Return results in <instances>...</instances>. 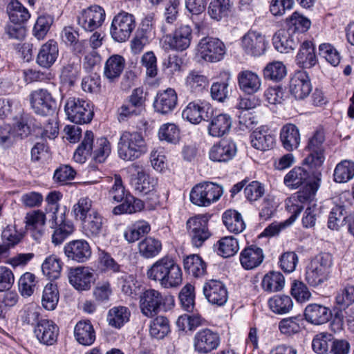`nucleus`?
<instances>
[{"mask_svg": "<svg viewBox=\"0 0 354 354\" xmlns=\"http://www.w3.org/2000/svg\"><path fill=\"white\" fill-rule=\"evenodd\" d=\"M297 64L302 68H310L317 64V57L313 41L304 40L296 56Z\"/></svg>", "mask_w": 354, "mask_h": 354, "instance_id": "36", "label": "nucleus"}, {"mask_svg": "<svg viewBox=\"0 0 354 354\" xmlns=\"http://www.w3.org/2000/svg\"><path fill=\"white\" fill-rule=\"evenodd\" d=\"M35 127H39L35 124V119L28 114H23L13 128L7 124L0 127V145L8 147L14 142L16 138L27 137Z\"/></svg>", "mask_w": 354, "mask_h": 354, "instance_id": "4", "label": "nucleus"}, {"mask_svg": "<svg viewBox=\"0 0 354 354\" xmlns=\"http://www.w3.org/2000/svg\"><path fill=\"white\" fill-rule=\"evenodd\" d=\"M51 216V227H55L56 225H58L53 235H52V242L55 245L61 244L70 234H71L74 231V225L72 222L69 221H63L61 220L60 223L58 224L57 221V217L55 215V212H53L50 214Z\"/></svg>", "mask_w": 354, "mask_h": 354, "instance_id": "37", "label": "nucleus"}, {"mask_svg": "<svg viewBox=\"0 0 354 354\" xmlns=\"http://www.w3.org/2000/svg\"><path fill=\"white\" fill-rule=\"evenodd\" d=\"M185 270L195 277H201L206 273V263L196 254L187 257L184 261Z\"/></svg>", "mask_w": 354, "mask_h": 354, "instance_id": "52", "label": "nucleus"}, {"mask_svg": "<svg viewBox=\"0 0 354 354\" xmlns=\"http://www.w3.org/2000/svg\"><path fill=\"white\" fill-rule=\"evenodd\" d=\"M203 294L212 305L223 306L227 301L228 292L224 283L221 281L211 279L205 283Z\"/></svg>", "mask_w": 354, "mask_h": 354, "instance_id": "20", "label": "nucleus"}, {"mask_svg": "<svg viewBox=\"0 0 354 354\" xmlns=\"http://www.w3.org/2000/svg\"><path fill=\"white\" fill-rule=\"evenodd\" d=\"M346 225L348 232L354 236V211L347 214L344 206H333V230Z\"/></svg>", "mask_w": 354, "mask_h": 354, "instance_id": "38", "label": "nucleus"}, {"mask_svg": "<svg viewBox=\"0 0 354 354\" xmlns=\"http://www.w3.org/2000/svg\"><path fill=\"white\" fill-rule=\"evenodd\" d=\"M235 143L230 140H221L214 145L209 152V158L215 162H227L236 154Z\"/></svg>", "mask_w": 354, "mask_h": 354, "instance_id": "27", "label": "nucleus"}, {"mask_svg": "<svg viewBox=\"0 0 354 354\" xmlns=\"http://www.w3.org/2000/svg\"><path fill=\"white\" fill-rule=\"evenodd\" d=\"M267 46L266 36L257 30H248L241 39V48L248 55L261 56L266 52Z\"/></svg>", "mask_w": 354, "mask_h": 354, "instance_id": "15", "label": "nucleus"}, {"mask_svg": "<svg viewBox=\"0 0 354 354\" xmlns=\"http://www.w3.org/2000/svg\"><path fill=\"white\" fill-rule=\"evenodd\" d=\"M289 89L296 99L302 100L307 97L312 90L308 73L303 70L296 71L290 80Z\"/></svg>", "mask_w": 354, "mask_h": 354, "instance_id": "23", "label": "nucleus"}, {"mask_svg": "<svg viewBox=\"0 0 354 354\" xmlns=\"http://www.w3.org/2000/svg\"><path fill=\"white\" fill-rule=\"evenodd\" d=\"M45 214L40 211H32L26 214V228L32 232L35 239H39L44 232Z\"/></svg>", "mask_w": 354, "mask_h": 354, "instance_id": "41", "label": "nucleus"}, {"mask_svg": "<svg viewBox=\"0 0 354 354\" xmlns=\"http://www.w3.org/2000/svg\"><path fill=\"white\" fill-rule=\"evenodd\" d=\"M209 84L207 77L197 71H191L185 78L187 88L195 95L201 94L206 90Z\"/></svg>", "mask_w": 354, "mask_h": 354, "instance_id": "42", "label": "nucleus"}, {"mask_svg": "<svg viewBox=\"0 0 354 354\" xmlns=\"http://www.w3.org/2000/svg\"><path fill=\"white\" fill-rule=\"evenodd\" d=\"M223 193V187L212 182H203L196 185L191 190V202L199 207H208L218 201Z\"/></svg>", "mask_w": 354, "mask_h": 354, "instance_id": "7", "label": "nucleus"}, {"mask_svg": "<svg viewBox=\"0 0 354 354\" xmlns=\"http://www.w3.org/2000/svg\"><path fill=\"white\" fill-rule=\"evenodd\" d=\"M225 53V45L217 38L205 37L199 41L197 45L198 57L207 62H220L224 58Z\"/></svg>", "mask_w": 354, "mask_h": 354, "instance_id": "8", "label": "nucleus"}, {"mask_svg": "<svg viewBox=\"0 0 354 354\" xmlns=\"http://www.w3.org/2000/svg\"><path fill=\"white\" fill-rule=\"evenodd\" d=\"M177 103L176 92L174 89L169 88L157 93L153 102V107L156 112L162 115H167L175 109Z\"/></svg>", "mask_w": 354, "mask_h": 354, "instance_id": "25", "label": "nucleus"}, {"mask_svg": "<svg viewBox=\"0 0 354 354\" xmlns=\"http://www.w3.org/2000/svg\"><path fill=\"white\" fill-rule=\"evenodd\" d=\"M264 259L263 250L257 245L245 248L240 254V262L246 270L258 267Z\"/></svg>", "mask_w": 354, "mask_h": 354, "instance_id": "35", "label": "nucleus"}, {"mask_svg": "<svg viewBox=\"0 0 354 354\" xmlns=\"http://www.w3.org/2000/svg\"><path fill=\"white\" fill-rule=\"evenodd\" d=\"M232 118L226 113H220L212 117L207 126L208 133L215 138L227 134L232 127Z\"/></svg>", "mask_w": 354, "mask_h": 354, "instance_id": "33", "label": "nucleus"}, {"mask_svg": "<svg viewBox=\"0 0 354 354\" xmlns=\"http://www.w3.org/2000/svg\"><path fill=\"white\" fill-rule=\"evenodd\" d=\"M304 316L308 322L314 325H321L330 320L332 310L322 305L311 304L306 307Z\"/></svg>", "mask_w": 354, "mask_h": 354, "instance_id": "31", "label": "nucleus"}, {"mask_svg": "<svg viewBox=\"0 0 354 354\" xmlns=\"http://www.w3.org/2000/svg\"><path fill=\"white\" fill-rule=\"evenodd\" d=\"M318 187L319 184L316 182L307 183L301 189L286 201V209L291 215H295L297 219L304 208V204L310 205L314 203Z\"/></svg>", "mask_w": 354, "mask_h": 354, "instance_id": "9", "label": "nucleus"}, {"mask_svg": "<svg viewBox=\"0 0 354 354\" xmlns=\"http://www.w3.org/2000/svg\"><path fill=\"white\" fill-rule=\"evenodd\" d=\"M29 100L32 109L37 115H52L56 111V101L46 89L32 91L29 95Z\"/></svg>", "mask_w": 354, "mask_h": 354, "instance_id": "12", "label": "nucleus"}, {"mask_svg": "<svg viewBox=\"0 0 354 354\" xmlns=\"http://www.w3.org/2000/svg\"><path fill=\"white\" fill-rule=\"evenodd\" d=\"M72 212L76 220L82 222L92 213L97 212L93 207V201L88 197H82L73 205Z\"/></svg>", "mask_w": 354, "mask_h": 354, "instance_id": "55", "label": "nucleus"}, {"mask_svg": "<svg viewBox=\"0 0 354 354\" xmlns=\"http://www.w3.org/2000/svg\"><path fill=\"white\" fill-rule=\"evenodd\" d=\"M309 173L301 167L292 169L283 179L284 184L290 189H297L309 178Z\"/></svg>", "mask_w": 354, "mask_h": 354, "instance_id": "50", "label": "nucleus"}, {"mask_svg": "<svg viewBox=\"0 0 354 354\" xmlns=\"http://www.w3.org/2000/svg\"><path fill=\"white\" fill-rule=\"evenodd\" d=\"M124 66V57L119 55H113L105 62L104 75L110 82H114L120 77Z\"/></svg>", "mask_w": 354, "mask_h": 354, "instance_id": "39", "label": "nucleus"}, {"mask_svg": "<svg viewBox=\"0 0 354 354\" xmlns=\"http://www.w3.org/2000/svg\"><path fill=\"white\" fill-rule=\"evenodd\" d=\"M285 284L283 275L276 271H270L266 274L261 281V287L268 292H274L281 290Z\"/></svg>", "mask_w": 354, "mask_h": 354, "instance_id": "46", "label": "nucleus"}, {"mask_svg": "<svg viewBox=\"0 0 354 354\" xmlns=\"http://www.w3.org/2000/svg\"><path fill=\"white\" fill-rule=\"evenodd\" d=\"M143 208V202L129 194L122 204L113 208V212L115 214H133L140 212Z\"/></svg>", "mask_w": 354, "mask_h": 354, "instance_id": "57", "label": "nucleus"}, {"mask_svg": "<svg viewBox=\"0 0 354 354\" xmlns=\"http://www.w3.org/2000/svg\"><path fill=\"white\" fill-rule=\"evenodd\" d=\"M339 307L333 308V333L342 329L344 310L354 302V286H347L335 297Z\"/></svg>", "mask_w": 354, "mask_h": 354, "instance_id": "14", "label": "nucleus"}, {"mask_svg": "<svg viewBox=\"0 0 354 354\" xmlns=\"http://www.w3.org/2000/svg\"><path fill=\"white\" fill-rule=\"evenodd\" d=\"M140 254L145 259L156 257L162 250V243L160 240L148 236L138 243Z\"/></svg>", "mask_w": 354, "mask_h": 354, "instance_id": "49", "label": "nucleus"}, {"mask_svg": "<svg viewBox=\"0 0 354 354\" xmlns=\"http://www.w3.org/2000/svg\"><path fill=\"white\" fill-rule=\"evenodd\" d=\"M141 313L147 317L156 315L160 310H167L174 306V299L171 295H162L155 289H147L142 292L139 298Z\"/></svg>", "mask_w": 354, "mask_h": 354, "instance_id": "3", "label": "nucleus"}, {"mask_svg": "<svg viewBox=\"0 0 354 354\" xmlns=\"http://www.w3.org/2000/svg\"><path fill=\"white\" fill-rule=\"evenodd\" d=\"M287 71L285 65L281 62H272L267 64L263 70L266 79L279 81L286 75Z\"/></svg>", "mask_w": 354, "mask_h": 354, "instance_id": "64", "label": "nucleus"}, {"mask_svg": "<svg viewBox=\"0 0 354 354\" xmlns=\"http://www.w3.org/2000/svg\"><path fill=\"white\" fill-rule=\"evenodd\" d=\"M252 146L257 150L265 151L273 148L275 144L274 136L266 126L256 129L250 136Z\"/></svg>", "mask_w": 354, "mask_h": 354, "instance_id": "28", "label": "nucleus"}, {"mask_svg": "<svg viewBox=\"0 0 354 354\" xmlns=\"http://www.w3.org/2000/svg\"><path fill=\"white\" fill-rule=\"evenodd\" d=\"M131 312L126 306H118L111 308L108 313L107 322L115 328H120L129 322Z\"/></svg>", "mask_w": 354, "mask_h": 354, "instance_id": "47", "label": "nucleus"}, {"mask_svg": "<svg viewBox=\"0 0 354 354\" xmlns=\"http://www.w3.org/2000/svg\"><path fill=\"white\" fill-rule=\"evenodd\" d=\"M59 301V292L56 285L48 283L44 289L41 304L42 306L48 310H54Z\"/></svg>", "mask_w": 354, "mask_h": 354, "instance_id": "60", "label": "nucleus"}, {"mask_svg": "<svg viewBox=\"0 0 354 354\" xmlns=\"http://www.w3.org/2000/svg\"><path fill=\"white\" fill-rule=\"evenodd\" d=\"M64 108L68 119L74 123L86 124L93 119V111L90 104L79 97L67 99Z\"/></svg>", "mask_w": 354, "mask_h": 354, "instance_id": "10", "label": "nucleus"}, {"mask_svg": "<svg viewBox=\"0 0 354 354\" xmlns=\"http://www.w3.org/2000/svg\"><path fill=\"white\" fill-rule=\"evenodd\" d=\"M332 255L323 253L310 261L305 273V280L310 286H322L330 278Z\"/></svg>", "mask_w": 354, "mask_h": 354, "instance_id": "5", "label": "nucleus"}, {"mask_svg": "<svg viewBox=\"0 0 354 354\" xmlns=\"http://www.w3.org/2000/svg\"><path fill=\"white\" fill-rule=\"evenodd\" d=\"M136 26L135 17L129 12L122 11L116 15L111 23L110 33L115 41H126Z\"/></svg>", "mask_w": 354, "mask_h": 354, "instance_id": "11", "label": "nucleus"}, {"mask_svg": "<svg viewBox=\"0 0 354 354\" xmlns=\"http://www.w3.org/2000/svg\"><path fill=\"white\" fill-rule=\"evenodd\" d=\"M11 22L24 23L30 17L28 10L17 0H12L7 7Z\"/></svg>", "mask_w": 354, "mask_h": 354, "instance_id": "56", "label": "nucleus"}, {"mask_svg": "<svg viewBox=\"0 0 354 354\" xmlns=\"http://www.w3.org/2000/svg\"><path fill=\"white\" fill-rule=\"evenodd\" d=\"M34 334L41 343L52 345L57 341L59 328L53 321L44 319L35 327Z\"/></svg>", "mask_w": 354, "mask_h": 354, "instance_id": "26", "label": "nucleus"}, {"mask_svg": "<svg viewBox=\"0 0 354 354\" xmlns=\"http://www.w3.org/2000/svg\"><path fill=\"white\" fill-rule=\"evenodd\" d=\"M147 275L149 279L158 282L165 288L178 287L183 281L180 266L167 257L156 261L147 270Z\"/></svg>", "mask_w": 354, "mask_h": 354, "instance_id": "1", "label": "nucleus"}, {"mask_svg": "<svg viewBox=\"0 0 354 354\" xmlns=\"http://www.w3.org/2000/svg\"><path fill=\"white\" fill-rule=\"evenodd\" d=\"M147 152V144L141 133L122 132L118 143L119 157L125 161H133Z\"/></svg>", "mask_w": 354, "mask_h": 354, "instance_id": "2", "label": "nucleus"}, {"mask_svg": "<svg viewBox=\"0 0 354 354\" xmlns=\"http://www.w3.org/2000/svg\"><path fill=\"white\" fill-rule=\"evenodd\" d=\"M326 132L322 127H319L309 138L305 148L309 154L304 158L303 163L311 169H316L322 165L325 156Z\"/></svg>", "mask_w": 354, "mask_h": 354, "instance_id": "6", "label": "nucleus"}, {"mask_svg": "<svg viewBox=\"0 0 354 354\" xmlns=\"http://www.w3.org/2000/svg\"><path fill=\"white\" fill-rule=\"evenodd\" d=\"M270 309L276 314H286L293 307V301L288 295H275L268 300Z\"/></svg>", "mask_w": 354, "mask_h": 354, "instance_id": "54", "label": "nucleus"}, {"mask_svg": "<svg viewBox=\"0 0 354 354\" xmlns=\"http://www.w3.org/2000/svg\"><path fill=\"white\" fill-rule=\"evenodd\" d=\"M288 20V29H291L295 32L299 33L300 38L302 39L303 33L306 32L310 27V21L300 15L297 12H295L289 17Z\"/></svg>", "mask_w": 354, "mask_h": 354, "instance_id": "59", "label": "nucleus"}, {"mask_svg": "<svg viewBox=\"0 0 354 354\" xmlns=\"http://www.w3.org/2000/svg\"><path fill=\"white\" fill-rule=\"evenodd\" d=\"M169 48L176 51H183L187 49L193 39L192 28L188 24L177 26L173 32L167 36Z\"/></svg>", "mask_w": 354, "mask_h": 354, "instance_id": "17", "label": "nucleus"}, {"mask_svg": "<svg viewBox=\"0 0 354 354\" xmlns=\"http://www.w3.org/2000/svg\"><path fill=\"white\" fill-rule=\"evenodd\" d=\"M222 218L225 226L232 233L239 234L243 232L245 227L241 214L236 210L225 211Z\"/></svg>", "mask_w": 354, "mask_h": 354, "instance_id": "45", "label": "nucleus"}, {"mask_svg": "<svg viewBox=\"0 0 354 354\" xmlns=\"http://www.w3.org/2000/svg\"><path fill=\"white\" fill-rule=\"evenodd\" d=\"M93 273L88 267L79 266L71 268L68 273L70 283L77 290H88L93 281Z\"/></svg>", "mask_w": 354, "mask_h": 354, "instance_id": "24", "label": "nucleus"}, {"mask_svg": "<svg viewBox=\"0 0 354 354\" xmlns=\"http://www.w3.org/2000/svg\"><path fill=\"white\" fill-rule=\"evenodd\" d=\"M214 247L217 254L224 258L234 256L239 250L238 241L232 236L221 238Z\"/></svg>", "mask_w": 354, "mask_h": 354, "instance_id": "48", "label": "nucleus"}, {"mask_svg": "<svg viewBox=\"0 0 354 354\" xmlns=\"http://www.w3.org/2000/svg\"><path fill=\"white\" fill-rule=\"evenodd\" d=\"M42 272L50 280L59 277L62 271V263L59 258L52 255L48 257L41 265Z\"/></svg>", "mask_w": 354, "mask_h": 354, "instance_id": "58", "label": "nucleus"}, {"mask_svg": "<svg viewBox=\"0 0 354 354\" xmlns=\"http://www.w3.org/2000/svg\"><path fill=\"white\" fill-rule=\"evenodd\" d=\"M280 140L283 148L288 151L297 149L301 141L298 127L291 123L283 125L280 131Z\"/></svg>", "mask_w": 354, "mask_h": 354, "instance_id": "34", "label": "nucleus"}, {"mask_svg": "<svg viewBox=\"0 0 354 354\" xmlns=\"http://www.w3.org/2000/svg\"><path fill=\"white\" fill-rule=\"evenodd\" d=\"M68 259L77 263H84L91 257L92 251L89 243L84 239L69 241L64 248Z\"/></svg>", "mask_w": 354, "mask_h": 354, "instance_id": "22", "label": "nucleus"}, {"mask_svg": "<svg viewBox=\"0 0 354 354\" xmlns=\"http://www.w3.org/2000/svg\"><path fill=\"white\" fill-rule=\"evenodd\" d=\"M237 80L240 90L248 95L254 94L261 90V79L252 71H241L237 75Z\"/></svg>", "mask_w": 354, "mask_h": 354, "instance_id": "29", "label": "nucleus"}, {"mask_svg": "<svg viewBox=\"0 0 354 354\" xmlns=\"http://www.w3.org/2000/svg\"><path fill=\"white\" fill-rule=\"evenodd\" d=\"M59 48L57 43L50 39L43 44L37 56V64L44 68H50L58 57Z\"/></svg>", "mask_w": 354, "mask_h": 354, "instance_id": "30", "label": "nucleus"}, {"mask_svg": "<svg viewBox=\"0 0 354 354\" xmlns=\"http://www.w3.org/2000/svg\"><path fill=\"white\" fill-rule=\"evenodd\" d=\"M158 135L161 141L176 144L180 139V129L174 123H166L160 126Z\"/></svg>", "mask_w": 354, "mask_h": 354, "instance_id": "62", "label": "nucleus"}, {"mask_svg": "<svg viewBox=\"0 0 354 354\" xmlns=\"http://www.w3.org/2000/svg\"><path fill=\"white\" fill-rule=\"evenodd\" d=\"M187 228L191 237L192 243L196 248L202 246L203 243L211 235L207 227V221L200 216L190 218L187 221Z\"/></svg>", "mask_w": 354, "mask_h": 354, "instance_id": "21", "label": "nucleus"}, {"mask_svg": "<svg viewBox=\"0 0 354 354\" xmlns=\"http://www.w3.org/2000/svg\"><path fill=\"white\" fill-rule=\"evenodd\" d=\"M230 8V0H211L207 12L212 19L220 21L227 15Z\"/></svg>", "mask_w": 354, "mask_h": 354, "instance_id": "61", "label": "nucleus"}, {"mask_svg": "<svg viewBox=\"0 0 354 354\" xmlns=\"http://www.w3.org/2000/svg\"><path fill=\"white\" fill-rule=\"evenodd\" d=\"M301 40L299 33L295 32L288 28L279 30L272 37L274 48L281 53H288L294 50Z\"/></svg>", "mask_w": 354, "mask_h": 354, "instance_id": "18", "label": "nucleus"}, {"mask_svg": "<svg viewBox=\"0 0 354 354\" xmlns=\"http://www.w3.org/2000/svg\"><path fill=\"white\" fill-rule=\"evenodd\" d=\"M132 184L136 191L147 194L155 190L158 184V180L146 174L142 169L138 171L136 176L132 178Z\"/></svg>", "mask_w": 354, "mask_h": 354, "instance_id": "43", "label": "nucleus"}, {"mask_svg": "<svg viewBox=\"0 0 354 354\" xmlns=\"http://www.w3.org/2000/svg\"><path fill=\"white\" fill-rule=\"evenodd\" d=\"M212 108L206 102L201 100L189 102L183 109L182 116L192 124H198L212 115Z\"/></svg>", "mask_w": 354, "mask_h": 354, "instance_id": "19", "label": "nucleus"}, {"mask_svg": "<svg viewBox=\"0 0 354 354\" xmlns=\"http://www.w3.org/2000/svg\"><path fill=\"white\" fill-rule=\"evenodd\" d=\"M105 11L97 5H93L82 10L78 17V24L86 31H93L102 26L105 20Z\"/></svg>", "mask_w": 354, "mask_h": 354, "instance_id": "16", "label": "nucleus"}, {"mask_svg": "<svg viewBox=\"0 0 354 354\" xmlns=\"http://www.w3.org/2000/svg\"><path fill=\"white\" fill-rule=\"evenodd\" d=\"M95 145L93 133L91 131H86L81 144L74 153L75 161L79 163L84 162L86 158L92 154Z\"/></svg>", "mask_w": 354, "mask_h": 354, "instance_id": "44", "label": "nucleus"}, {"mask_svg": "<svg viewBox=\"0 0 354 354\" xmlns=\"http://www.w3.org/2000/svg\"><path fill=\"white\" fill-rule=\"evenodd\" d=\"M103 216L97 211L81 222L83 233L90 239L99 238L104 232Z\"/></svg>", "mask_w": 354, "mask_h": 354, "instance_id": "32", "label": "nucleus"}, {"mask_svg": "<svg viewBox=\"0 0 354 354\" xmlns=\"http://www.w3.org/2000/svg\"><path fill=\"white\" fill-rule=\"evenodd\" d=\"M220 343L219 334L207 328L200 329L193 337L194 349L198 354H207L216 350Z\"/></svg>", "mask_w": 354, "mask_h": 354, "instance_id": "13", "label": "nucleus"}, {"mask_svg": "<svg viewBox=\"0 0 354 354\" xmlns=\"http://www.w3.org/2000/svg\"><path fill=\"white\" fill-rule=\"evenodd\" d=\"M354 177V162L342 160L338 163L333 171V181L345 183Z\"/></svg>", "mask_w": 354, "mask_h": 354, "instance_id": "51", "label": "nucleus"}, {"mask_svg": "<svg viewBox=\"0 0 354 354\" xmlns=\"http://www.w3.org/2000/svg\"><path fill=\"white\" fill-rule=\"evenodd\" d=\"M151 230L150 225L145 221H138L127 227L124 236L129 243H134L141 236L148 234Z\"/></svg>", "mask_w": 354, "mask_h": 354, "instance_id": "53", "label": "nucleus"}, {"mask_svg": "<svg viewBox=\"0 0 354 354\" xmlns=\"http://www.w3.org/2000/svg\"><path fill=\"white\" fill-rule=\"evenodd\" d=\"M74 335L77 341L84 346L91 345L95 339V333L88 320L80 321L75 325Z\"/></svg>", "mask_w": 354, "mask_h": 354, "instance_id": "40", "label": "nucleus"}, {"mask_svg": "<svg viewBox=\"0 0 354 354\" xmlns=\"http://www.w3.org/2000/svg\"><path fill=\"white\" fill-rule=\"evenodd\" d=\"M170 331L168 319L163 316H158L151 321L150 335L156 339L164 338Z\"/></svg>", "mask_w": 354, "mask_h": 354, "instance_id": "63", "label": "nucleus"}]
</instances>
